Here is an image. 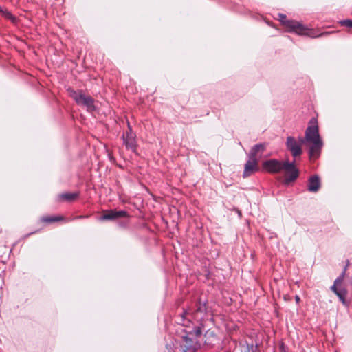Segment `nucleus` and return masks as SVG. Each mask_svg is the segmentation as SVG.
I'll list each match as a JSON object with an SVG mask.
<instances>
[{"label":"nucleus","mask_w":352,"mask_h":352,"mask_svg":"<svg viewBox=\"0 0 352 352\" xmlns=\"http://www.w3.org/2000/svg\"><path fill=\"white\" fill-rule=\"evenodd\" d=\"M263 170L269 173H278L284 170L287 175L285 179L286 184L295 181L298 175V170L295 166L294 162H289L287 160L281 162L277 160H269L262 164Z\"/></svg>","instance_id":"1"},{"label":"nucleus","mask_w":352,"mask_h":352,"mask_svg":"<svg viewBox=\"0 0 352 352\" xmlns=\"http://www.w3.org/2000/svg\"><path fill=\"white\" fill-rule=\"evenodd\" d=\"M305 141L310 144V156L318 157L323 143L319 134L318 121L315 118H311L309 122V126L305 131Z\"/></svg>","instance_id":"2"},{"label":"nucleus","mask_w":352,"mask_h":352,"mask_svg":"<svg viewBox=\"0 0 352 352\" xmlns=\"http://www.w3.org/2000/svg\"><path fill=\"white\" fill-rule=\"evenodd\" d=\"M278 17L280 21L288 29V31L294 32L300 35H307L311 37L316 36L312 30L305 28L297 21L287 20L285 14H278Z\"/></svg>","instance_id":"3"},{"label":"nucleus","mask_w":352,"mask_h":352,"mask_svg":"<svg viewBox=\"0 0 352 352\" xmlns=\"http://www.w3.org/2000/svg\"><path fill=\"white\" fill-rule=\"evenodd\" d=\"M69 96L76 101L79 105L85 106L88 111H94V100L89 96L85 95L82 91H74L72 89H68Z\"/></svg>","instance_id":"4"},{"label":"nucleus","mask_w":352,"mask_h":352,"mask_svg":"<svg viewBox=\"0 0 352 352\" xmlns=\"http://www.w3.org/2000/svg\"><path fill=\"white\" fill-rule=\"evenodd\" d=\"M349 265V261H346V264L343 272L340 275V276L336 279V280L334 281V284L331 286V290L338 296V298L344 305H346L345 298L347 294V290L344 287H340V286L341 285L344 278L346 270Z\"/></svg>","instance_id":"5"},{"label":"nucleus","mask_w":352,"mask_h":352,"mask_svg":"<svg viewBox=\"0 0 352 352\" xmlns=\"http://www.w3.org/2000/svg\"><path fill=\"white\" fill-rule=\"evenodd\" d=\"M304 143V139L300 138L298 140L294 137H288L286 140L287 148L291 152L294 157H297L302 153V146Z\"/></svg>","instance_id":"6"},{"label":"nucleus","mask_w":352,"mask_h":352,"mask_svg":"<svg viewBox=\"0 0 352 352\" xmlns=\"http://www.w3.org/2000/svg\"><path fill=\"white\" fill-rule=\"evenodd\" d=\"M258 160L250 158L245 164L243 177H247L252 175L254 173L258 171Z\"/></svg>","instance_id":"7"},{"label":"nucleus","mask_w":352,"mask_h":352,"mask_svg":"<svg viewBox=\"0 0 352 352\" xmlns=\"http://www.w3.org/2000/svg\"><path fill=\"white\" fill-rule=\"evenodd\" d=\"M128 214L124 210L116 211L114 210H107L104 214L100 217V221L114 220L121 217H127Z\"/></svg>","instance_id":"8"},{"label":"nucleus","mask_w":352,"mask_h":352,"mask_svg":"<svg viewBox=\"0 0 352 352\" xmlns=\"http://www.w3.org/2000/svg\"><path fill=\"white\" fill-rule=\"evenodd\" d=\"M129 131L123 135L124 143L127 148L131 149L133 151H135L136 142L135 135L132 132L131 128L129 126Z\"/></svg>","instance_id":"9"},{"label":"nucleus","mask_w":352,"mask_h":352,"mask_svg":"<svg viewBox=\"0 0 352 352\" xmlns=\"http://www.w3.org/2000/svg\"><path fill=\"white\" fill-rule=\"evenodd\" d=\"M320 188V180L318 176L314 175L308 180L307 189L309 192H316Z\"/></svg>","instance_id":"10"},{"label":"nucleus","mask_w":352,"mask_h":352,"mask_svg":"<svg viewBox=\"0 0 352 352\" xmlns=\"http://www.w3.org/2000/svg\"><path fill=\"white\" fill-rule=\"evenodd\" d=\"M265 150V144H259L255 145L250 151L249 154V157L258 160H259V158L261 157V155L263 154V151Z\"/></svg>","instance_id":"11"},{"label":"nucleus","mask_w":352,"mask_h":352,"mask_svg":"<svg viewBox=\"0 0 352 352\" xmlns=\"http://www.w3.org/2000/svg\"><path fill=\"white\" fill-rule=\"evenodd\" d=\"M79 196V192H66L62 193L58 195L59 201H68L71 202L77 199Z\"/></svg>","instance_id":"12"},{"label":"nucleus","mask_w":352,"mask_h":352,"mask_svg":"<svg viewBox=\"0 0 352 352\" xmlns=\"http://www.w3.org/2000/svg\"><path fill=\"white\" fill-rule=\"evenodd\" d=\"M64 220V217L61 215L56 216H44L41 218V221L45 223H52Z\"/></svg>","instance_id":"13"},{"label":"nucleus","mask_w":352,"mask_h":352,"mask_svg":"<svg viewBox=\"0 0 352 352\" xmlns=\"http://www.w3.org/2000/svg\"><path fill=\"white\" fill-rule=\"evenodd\" d=\"M0 13L6 19L11 20L12 22H14L16 20L15 16H14L8 10L3 9L0 7Z\"/></svg>","instance_id":"14"},{"label":"nucleus","mask_w":352,"mask_h":352,"mask_svg":"<svg viewBox=\"0 0 352 352\" xmlns=\"http://www.w3.org/2000/svg\"><path fill=\"white\" fill-rule=\"evenodd\" d=\"M342 25L352 28V20H345L341 22Z\"/></svg>","instance_id":"15"},{"label":"nucleus","mask_w":352,"mask_h":352,"mask_svg":"<svg viewBox=\"0 0 352 352\" xmlns=\"http://www.w3.org/2000/svg\"><path fill=\"white\" fill-rule=\"evenodd\" d=\"M295 300H296V303H299L300 302V298L299 296L296 295L295 296Z\"/></svg>","instance_id":"16"},{"label":"nucleus","mask_w":352,"mask_h":352,"mask_svg":"<svg viewBox=\"0 0 352 352\" xmlns=\"http://www.w3.org/2000/svg\"><path fill=\"white\" fill-rule=\"evenodd\" d=\"M77 218H78V219H80V218H83V217H82V216H79V217H78Z\"/></svg>","instance_id":"17"}]
</instances>
